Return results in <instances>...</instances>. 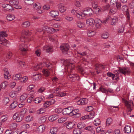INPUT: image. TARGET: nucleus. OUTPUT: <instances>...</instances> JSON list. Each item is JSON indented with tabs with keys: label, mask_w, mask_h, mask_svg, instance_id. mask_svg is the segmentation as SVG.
Segmentation results:
<instances>
[{
	"label": "nucleus",
	"mask_w": 134,
	"mask_h": 134,
	"mask_svg": "<svg viewBox=\"0 0 134 134\" xmlns=\"http://www.w3.org/2000/svg\"><path fill=\"white\" fill-rule=\"evenodd\" d=\"M26 110V109L24 108L20 112L15 113L13 116V119L17 122H20L24 118Z\"/></svg>",
	"instance_id": "nucleus-1"
},
{
	"label": "nucleus",
	"mask_w": 134,
	"mask_h": 134,
	"mask_svg": "<svg viewBox=\"0 0 134 134\" xmlns=\"http://www.w3.org/2000/svg\"><path fill=\"white\" fill-rule=\"evenodd\" d=\"M121 10L124 12V14L126 15L127 21L130 22V18L129 10L128 7L126 5H124L122 7Z\"/></svg>",
	"instance_id": "nucleus-2"
},
{
	"label": "nucleus",
	"mask_w": 134,
	"mask_h": 134,
	"mask_svg": "<svg viewBox=\"0 0 134 134\" xmlns=\"http://www.w3.org/2000/svg\"><path fill=\"white\" fill-rule=\"evenodd\" d=\"M118 72L122 74L125 75H127L131 72L130 69L128 68H119V69L117 70Z\"/></svg>",
	"instance_id": "nucleus-3"
},
{
	"label": "nucleus",
	"mask_w": 134,
	"mask_h": 134,
	"mask_svg": "<svg viewBox=\"0 0 134 134\" xmlns=\"http://www.w3.org/2000/svg\"><path fill=\"white\" fill-rule=\"evenodd\" d=\"M69 46L68 43L62 44L60 46V49L64 54L68 53V51L69 50Z\"/></svg>",
	"instance_id": "nucleus-4"
},
{
	"label": "nucleus",
	"mask_w": 134,
	"mask_h": 134,
	"mask_svg": "<svg viewBox=\"0 0 134 134\" xmlns=\"http://www.w3.org/2000/svg\"><path fill=\"white\" fill-rule=\"evenodd\" d=\"M68 77L70 78L69 80L73 82H74L76 80L78 81L80 79V77L75 74H70L68 75Z\"/></svg>",
	"instance_id": "nucleus-5"
},
{
	"label": "nucleus",
	"mask_w": 134,
	"mask_h": 134,
	"mask_svg": "<svg viewBox=\"0 0 134 134\" xmlns=\"http://www.w3.org/2000/svg\"><path fill=\"white\" fill-rule=\"evenodd\" d=\"M125 103L128 110V112L127 113V114H130V112L132 110L131 106V103L132 104V101L129 102L125 100Z\"/></svg>",
	"instance_id": "nucleus-6"
},
{
	"label": "nucleus",
	"mask_w": 134,
	"mask_h": 134,
	"mask_svg": "<svg viewBox=\"0 0 134 134\" xmlns=\"http://www.w3.org/2000/svg\"><path fill=\"white\" fill-rule=\"evenodd\" d=\"M88 99L86 98H82L79 100L76 103L78 105H84L88 103Z\"/></svg>",
	"instance_id": "nucleus-7"
},
{
	"label": "nucleus",
	"mask_w": 134,
	"mask_h": 134,
	"mask_svg": "<svg viewBox=\"0 0 134 134\" xmlns=\"http://www.w3.org/2000/svg\"><path fill=\"white\" fill-rule=\"evenodd\" d=\"M9 3L12 5L16 9L19 8V1L18 0H12L9 1Z\"/></svg>",
	"instance_id": "nucleus-8"
},
{
	"label": "nucleus",
	"mask_w": 134,
	"mask_h": 134,
	"mask_svg": "<svg viewBox=\"0 0 134 134\" xmlns=\"http://www.w3.org/2000/svg\"><path fill=\"white\" fill-rule=\"evenodd\" d=\"M19 49L23 53H24V54L26 53L27 50V47L26 45L24 44H22L19 46Z\"/></svg>",
	"instance_id": "nucleus-9"
},
{
	"label": "nucleus",
	"mask_w": 134,
	"mask_h": 134,
	"mask_svg": "<svg viewBox=\"0 0 134 134\" xmlns=\"http://www.w3.org/2000/svg\"><path fill=\"white\" fill-rule=\"evenodd\" d=\"M43 50L47 53H52L53 51V47L48 46H45L44 47Z\"/></svg>",
	"instance_id": "nucleus-10"
},
{
	"label": "nucleus",
	"mask_w": 134,
	"mask_h": 134,
	"mask_svg": "<svg viewBox=\"0 0 134 134\" xmlns=\"http://www.w3.org/2000/svg\"><path fill=\"white\" fill-rule=\"evenodd\" d=\"M71 107H68L67 108H64L62 110V113L64 115H70V114L71 113Z\"/></svg>",
	"instance_id": "nucleus-11"
},
{
	"label": "nucleus",
	"mask_w": 134,
	"mask_h": 134,
	"mask_svg": "<svg viewBox=\"0 0 134 134\" xmlns=\"http://www.w3.org/2000/svg\"><path fill=\"white\" fill-rule=\"evenodd\" d=\"M45 100L43 96H40L39 97L35 98L34 101L36 103H38L42 101H43Z\"/></svg>",
	"instance_id": "nucleus-12"
},
{
	"label": "nucleus",
	"mask_w": 134,
	"mask_h": 134,
	"mask_svg": "<svg viewBox=\"0 0 134 134\" xmlns=\"http://www.w3.org/2000/svg\"><path fill=\"white\" fill-rule=\"evenodd\" d=\"M83 12H86V15H88L90 16L91 15L93 12V11L92 9L89 8H87L84 9L83 10Z\"/></svg>",
	"instance_id": "nucleus-13"
},
{
	"label": "nucleus",
	"mask_w": 134,
	"mask_h": 134,
	"mask_svg": "<svg viewBox=\"0 0 134 134\" xmlns=\"http://www.w3.org/2000/svg\"><path fill=\"white\" fill-rule=\"evenodd\" d=\"M118 19L117 17L114 16L112 18L111 17L110 21L111 24L112 25H115L118 22Z\"/></svg>",
	"instance_id": "nucleus-14"
},
{
	"label": "nucleus",
	"mask_w": 134,
	"mask_h": 134,
	"mask_svg": "<svg viewBox=\"0 0 134 134\" xmlns=\"http://www.w3.org/2000/svg\"><path fill=\"white\" fill-rule=\"evenodd\" d=\"M45 129V126L44 125H41L38 127L36 130L37 131L40 133L44 132Z\"/></svg>",
	"instance_id": "nucleus-15"
},
{
	"label": "nucleus",
	"mask_w": 134,
	"mask_h": 134,
	"mask_svg": "<svg viewBox=\"0 0 134 134\" xmlns=\"http://www.w3.org/2000/svg\"><path fill=\"white\" fill-rule=\"evenodd\" d=\"M4 78L6 79H9L10 78V75L8 69L5 68L4 69Z\"/></svg>",
	"instance_id": "nucleus-16"
},
{
	"label": "nucleus",
	"mask_w": 134,
	"mask_h": 134,
	"mask_svg": "<svg viewBox=\"0 0 134 134\" xmlns=\"http://www.w3.org/2000/svg\"><path fill=\"white\" fill-rule=\"evenodd\" d=\"M82 129L75 126L73 132L74 134H80L82 132Z\"/></svg>",
	"instance_id": "nucleus-17"
},
{
	"label": "nucleus",
	"mask_w": 134,
	"mask_h": 134,
	"mask_svg": "<svg viewBox=\"0 0 134 134\" xmlns=\"http://www.w3.org/2000/svg\"><path fill=\"white\" fill-rule=\"evenodd\" d=\"M95 23V25L96 27L97 28H99L100 27L102 23V21L100 19H96L94 21Z\"/></svg>",
	"instance_id": "nucleus-18"
},
{
	"label": "nucleus",
	"mask_w": 134,
	"mask_h": 134,
	"mask_svg": "<svg viewBox=\"0 0 134 134\" xmlns=\"http://www.w3.org/2000/svg\"><path fill=\"white\" fill-rule=\"evenodd\" d=\"M50 15L53 18H56L58 16L59 13L57 11L52 10L50 12Z\"/></svg>",
	"instance_id": "nucleus-19"
},
{
	"label": "nucleus",
	"mask_w": 134,
	"mask_h": 134,
	"mask_svg": "<svg viewBox=\"0 0 134 134\" xmlns=\"http://www.w3.org/2000/svg\"><path fill=\"white\" fill-rule=\"evenodd\" d=\"M66 123L67 125L66 127L68 129H71L72 127L74 128L76 126V125L72 122H67Z\"/></svg>",
	"instance_id": "nucleus-20"
},
{
	"label": "nucleus",
	"mask_w": 134,
	"mask_h": 134,
	"mask_svg": "<svg viewBox=\"0 0 134 134\" xmlns=\"http://www.w3.org/2000/svg\"><path fill=\"white\" fill-rule=\"evenodd\" d=\"M2 7L7 11L9 10L12 8V7L11 5L7 4H3L2 5Z\"/></svg>",
	"instance_id": "nucleus-21"
},
{
	"label": "nucleus",
	"mask_w": 134,
	"mask_h": 134,
	"mask_svg": "<svg viewBox=\"0 0 134 134\" xmlns=\"http://www.w3.org/2000/svg\"><path fill=\"white\" fill-rule=\"evenodd\" d=\"M44 30L49 33H52V32H53L54 29L51 27H49L48 26H46L44 27Z\"/></svg>",
	"instance_id": "nucleus-22"
},
{
	"label": "nucleus",
	"mask_w": 134,
	"mask_h": 134,
	"mask_svg": "<svg viewBox=\"0 0 134 134\" xmlns=\"http://www.w3.org/2000/svg\"><path fill=\"white\" fill-rule=\"evenodd\" d=\"M31 35V33H30V34H29L28 32H27L25 31L24 33H23L21 37L20 38L21 40L23 41V40H22V38L23 39L24 38H27V36H29V35Z\"/></svg>",
	"instance_id": "nucleus-23"
},
{
	"label": "nucleus",
	"mask_w": 134,
	"mask_h": 134,
	"mask_svg": "<svg viewBox=\"0 0 134 134\" xmlns=\"http://www.w3.org/2000/svg\"><path fill=\"white\" fill-rule=\"evenodd\" d=\"M124 130L125 133H130L131 132V127L128 125H126L124 128Z\"/></svg>",
	"instance_id": "nucleus-24"
},
{
	"label": "nucleus",
	"mask_w": 134,
	"mask_h": 134,
	"mask_svg": "<svg viewBox=\"0 0 134 134\" xmlns=\"http://www.w3.org/2000/svg\"><path fill=\"white\" fill-rule=\"evenodd\" d=\"M58 5L59 10L61 12L63 13L66 10V7L64 6L62 4H59Z\"/></svg>",
	"instance_id": "nucleus-25"
},
{
	"label": "nucleus",
	"mask_w": 134,
	"mask_h": 134,
	"mask_svg": "<svg viewBox=\"0 0 134 134\" xmlns=\"http://www.w3.org/2000/svg\"><path fill=\"white\" fill-rule=\"evenodd\" d=\"M8 41L4 38H1L0 37V43L4 46L7 45V43Z\"/></svg>",
	"instance_id": "nucleus-26"
},
{
	"label": "nucleus",
	"mask_w": 134,
	"mask_h": 134,
	"mask_svg": "<svg viewBox=\"0 0 134 134\" xmlns=\"http://www.w3.org/2000/svg\"><path fill=\"white\" fill-rule=\"evenodd\" d=\"M76 126L79 128L82 129L85 127L86 126V125L83 122H80L77 124V126L76 125Z\"/></svg>",
	"instance_id": "nucleus-27"
},
{
	"label": "nucleus",
	"mask_w": 134,
	"mask_h": 134,
	"mask_svg": "<svg viewBox=\"0 0 134 134\" xmlns=\"http://www.w3.org/2000/svg\"><path fill=\"white\" fill-rule=\"evenodd\" d=\"M58 118V115H54L49 117V119L50 121H53L56 120Z\"/></svg>",
	"instance_id": "nucleus-28"
},
{
	"label": "nucleus",
	"mask_w": 134,
	"mask_h": 134,
	"mask_svg": "<svg viewBox=\"0 0 134 134\" xmlns=\"http://www.w3.org/2000/svg\"><path fill=\"white\" fill-rule=\"evenodd\" d=\"M15 18L14 15H13L8 14L7 16V19L9 21H11Z\"/></svg>",
	"instance_id": "nucleus-29"
},
{
	"label": "nucleus",
	"mask_w": 134,
	"mask_h": 134,
	"mask_svg": "<svg viewBox=\"0 0 134 134\" xmlns=\"http://www.w3.org/2000/svg\"><path fill=\"white\" fill-rule=\"evenodd\" d=\"M94 20L91 18L86 20V23L88 25L92 26L93 25Z\"/></svg>",
	"instance_id": "nucleus-30"
},
{
	"label": "nucleus",
	"mask_w": 134,
	"mask_h": 134,
	"mask_svg": "<svg viewBox=\"0 0 134 134\" xmlns=\"http://www.w3.org/2000/svg\"><path fill=\"white\" fill-rule=\"evenodd\" d=\"M79 111V110L78 109H75L74 110L71 109V113L70 114V116H75L76 113H77V112H78Z\"/></svg>",
	"instance_id": "nucleus-31"
},
{
	"label": "nucleus",
	"mask_w": 134,
	"mask_h": 134,
	"mask_svg": "<svg viewBox=\"0 0 134 134\" xmlns=\"http://www.w3.org/2000/svg\"><path fill=\"white\" fill-rule=\"evenodd\" d=\"M96 34V32L94 31L89 30L88 31L87 35L89 37H91L94 36Z\"/></svg>",
	"instance_id": "nucleus-32"
},
{
	"label": "nucleus",
	"mask_w": 134,
	"mask_h": 134,
	"mask_svg": "<svg viewBox=\"0 0 134 134\" xmlns=\"http://www.w3.org/2000/svg\"><path fill=\"white\" fill-rule=\"evenodd\" d=\"M73 65V64L72 63H71L70 62L68 61L67 64L66 66H68V70H70V71L71 72V70H72V68H73L74 67L72 68V66Z\"/></svg>",
	"instance_id": "nucleus-33"
},
{
	"label": "nucleus",
	"mask_w": 134,
	"mask_h": 134,
	"mask_svg": "<svg viewBox=\"0 0 134 134\" xmlns=\"http://www.w3.org/2000/svg\"><path fill=\"white\" fill-rule=\"evenodd\" d=\"M8 83L7 81H4L2 83L1 85V88L3 89H5L8 85Z\"/></svg>",
	"instance_id": "nucleus-34"
},
{
	"label": "nucleus",
	"mask_w": 134,
	"mask_h": 134,
	"mask_svg": "<svg viewBox=\"0 0 134 134\" xmlns=\"http://www.w3.org/2000/svg\"><path fill=\"white\" fill-rule=\"evenodd\" d=\"M18 105L17 102L16 101L13 102L10 105V108L12 109H13Z\"/></svg>",
	"instance_id": "nucleus-35"
},
{
	"label": "nucleus",
	"mask_w": 134,
	"mask_h": 134,
	"mask_svg": "<svg viewBox=\"0 0 134 134\" xmlns=\"http://www.w3.org/2000/svg\"><path fill=\"white\" fill-rule=\"evenodd\" d=\"M21 77V75L20 74H18L14 75L13 76V79L16 80H20Z\"/></svg>",
	"instance_id": "nucleus-36"
},
{
	"label": "nucleus",
	"mask_w": 134,
	"mask_h": 134,
	"mask_svg": "<svg viewBox=\"0 0 134 134\" xmlns=\"http://www.w3.org/2000/svg\"><path fill=\"white\" fill-rule=\"evenodd\" d=\"M27 97V95L26 94H23L20 97V100L21 102H23L25 100Z\"/></svg>",
	"instance_id": "nucleus-37"
},
{
	"label": "nucleus",
	"mask_w": 134,
	"mask_h": 134,
	"mask_svg": "<svg viewBox=\"0 0 134 134\" xmlns=\"http://www.w3.org/2000/svg\"><path fill=\"white\" fill-rule=\"evenodd\" d=\"M67 119L66 117H62L58 119V122L60 123H62L66 121Z\"/></svg>",
	"instance_id": "nucleus-38"
},
{
	"label": "nucleus",
	"mask_w": 134,
	"mask_h": 134,
	"mask_svg": "<svg viewBox=\"0 0 134 134\" xmlns=\"http://www.w3.org/2000/svg\"><path fill=\"white\" fill-rule=\"evenodd\" d=\"M76 16L80 19H82L85 16L84 14L82 12L77 13Z\"/></svg>",
	"instance_id": "nucleus-39"
},
{
	"label": "nucleus",
	"mask_w": 134,
	"mask_h": 134,
	"mask_svg": "<svg viewBox=\"0 0 134 134\" xmlns=\"http://www.w3.org/2000/svg\"><path fill=\"white\" fill-rule=\"evenodd\" d=\"M57 129L56 127H52L50 130V132L52 134H55L57 133Z\"/></svg>",
	"instance_id": "nucleus-40"
},
{
	"label": "nucleus",
	"mask_w": 134,
	"mask_h": 134,
	"mask_svg": "<svg viewBox=\"0 0 134 134\" xmlns=\"http://www.w3.org/2000/svg\"><path fill=\"white\" fill-rule=\"evenodd\" d=\"M17 126V123L13 122L10 124L9 127L11 129H14L16 128Z\"/></svg>",
	"instance_id": "nucleus-41"
},
{
	"label": "nucleus",
	"mask_w": 134,
	"mask_h": 134,
	"mask_svg": "<svg viewBox=\"0 0 134 134\" xmlns=\"http://www.w3.org/2000/svg\"><path fill=\"white\" fill-rule=\"evenodd\" d=\"M94 125L96 126H97L100 124V119L97 118L95 119L94 122Z\"/></svg>",
	"instance_id": "nucleus-42"
},
{
	"label": "nucleus",
	"mask_w": 134,
	"mask_h": 134,
	"mask_svg": "<svg viewBox=\"0 0 134 134\" xmlns=\"http://www.w3.org/2000/svg\"><path fill=\"white\" fill-rule=\"evenodd\" d=\"M22 26L24 27H27L30 25V23L28 21H25L22 23Z\"/></svg>",
	"instance_id": "nucleus-43"
},
{
	"label": "nucleus",
	"mask_w": 134,
	"mask_h": 134,
	"mask_svg": "<svg viewBox=\"0 0 134 134\" xmlns=\"http://www.w3.org/2000/svg\"><path fill=\"white\" fill-rule=\"evenodd\" d=\"M0 35L2 38L7 37L8 35L6 33V31H2L0 32Z\"/></svg>",
	"instance_id": "nucleus-44"
},
{
	"label": "nucleus",
	"mask_w": 134,
	"mask_h": 134,
	"mask_svg": "<svg viewBox=\"0 0 134 134\" xmlns=\"http://www.w3.org/2000/svg\"><path fill=\"white\" fill-rule=\"evenodd\" d=\"M27 77L26 76H25L23 77H21L19 80L22 83H25L27 80Z\"/></svg>",
	"instance_id": "nucleus-45"
},
{
	"label": "nucleus",
	"mask_w": 134,
	"mask_h": 134,
	"mask_svg": "<svg viewBox=\"0 0 134 134\" xmlns=\"http://www.w3.org/2000/svg\"><path fill=\"white\" fill-rule=\"evenodd\" d=\"M112 121V119L110 118H108L107 119L106 122V125L109 126L110 124Z\"/></svg>",
	"instance_id": "nucleus-46"
},
{
	"label": "nucleus",
	"mask_w": 134,
	"mask_h": 134,
	"mask_svg": "<svg viewBox=\"0 0 134 134\" xmlns=\"http://www.w3.org/2000/svg\"><path fill=\"white\" fill-rule=\"evenodd\" d=\"M33 117L32 116L28 115L25 118V120L27 122H29L32 121L33 120Z\"/></svg>",
	"instance_id": "nucleus-47"
},
{
	"label": "nucleus",
	"mask_w": 134,
	"mask_h": 134,
	"mask_svg": "<svg viewBox=\"0 0 134 134\" xmlns=\"http://www.w3.org/2000/svg\"><path fill=\"white\" fill-rule=\"evenodd\" d=\"M95 113L94 111H91L90 113L88 116L89 117V119H91L94 117Z\"/></svg>",
	"instance_id": "nucleus-48"
},
{
	"label": "nucleus",
	"mask_w": 134,
	"mask_h": 134,
	"mask_svg": "<svg viewBox=\"0 0 134 134\" xmlns=\"http://www.w3.org/2000/svg\"><path fill=\"white\" fill-rule=\"evenodd\" d=\"M77 26L79 28H83L84 27V24L82 23L79 21L77 22Z\"/></svg>",
	"instance_id": "nucleus-49"
},
{
	"label": "nucleus",
	"mask_w": 134,
	"mask_h": 134,
	"mask_svg": "<svg viewBox=\"0 0 134 134\" xmlns=\"http://www.w3.org/2000/svg\"><path fill=\"white\" fill-rule=\"evenodd\" d=\"M109 36V34L107 32L103 34L102 35V37L104 39H106L108 38Z\"/></svg>",
	"instance_id": "nucleus-50"
},
{
	"label": "nucleus",
	"mask_w": 134,
	"mask_h": 134,
	"mask_svg": "<svg viewBox=\"0 0 134 134\" xmlns=\"http://www.w3.org/2000/svg\"><path fill=\"white\" fill-rule=\"evenodd\" d=\"M107 75L109 77H111L112 78V79L113 80H114V78L115 75L112 73L111 72H108L107 74Z\"/></svg>",
	"instance_id": "nucleus-51"
},
{
	"label": "nucleus",
	"mask_w": 134,
	"mask_h": 134,
	"mask_svg": "<svg viewBox=\"0 0 134 134\" xmlns=\"http://www.w3.org/2000/svg\"><path fill=\"white\" fill-rule=\"evenodd\" d=\"M9 102V100L8 98H5L3 100V104L5 105L7 104Z\"/></svg>",
	"instance_id": "nucleus-52"
},
{
	"label": "nucleus",
	"mask_w": 134,
	"mask_h": 134,
	"mask_svg": "<svg viewBox=\"0 0 134 134\" xmlns=\"http://www.w3.org/2000/svg\"><path fill=\"white\" fill-rule=\"evenodd\" d=\"M99 89H100V91L103 93H107L108 92V91L107 90H106L104 88L102 87H101L99 88Z\"/></svg>",
	"instance_id": "nucleus-53"
},
{
	"label": "nucleus",
	"mask_w": 134,
	"mask_h": 134,
	"mask_svg": "<svg viewBox=\"0 0 134 134\" xmlns=\"http://www.w3.org/2000/svg\"><path fill=\"white\" fill-rule=\"evenodd\" d=\"M42 66L41 64H37L35 66L34 69L35 70H37L38 69L41 68Z\"/></svg>",
	"instance_id": "nucleus-54"
},
{
	"label": "nucleus",
	"mask_w": 134,
	"mask_h": 134,
	"mask_svg": "<svg viewBox=\"0 0 134 134\" xmlns=\"http://www.w3.org/2000/svg\"><path fill=\"white\" fill-rule=\"evenodd\" d=\"M40 76V75L38 74H35L32 76L33 78L35 80L38 79Z\"/></svg>",
	"instance_id": "nucleus-55"
},
{
	"label": "nucleus",
	"mask_w": 134,
	"mask_h": 134,
	"mask_svg": "<svg viewBox=\"0 0 134 134\" xmlns=\"http://www.w3.org/2000/svg\"><path fill=\"white\" fill-rule=\"evenodd\" d=\"M41 52V50L38 49L35 51V53L37 56H39L40 55Z\"/></svg>",
	"instance_id": "nucleus-56"
},
{
	"label": "nucleus",
	"mask_w": 134,
	"mask_h": 134,
	"mask_svg": "<svg viewBox=\"0 0 134 134\" xmlns=\"http://www.w3.org/2000/svg\"><path fill=\"white\" fill-rule=\"evenodd\" d=\"M34 0H24L26 3L29 4H33L34 3Z\"/></svg>",
	"instance_id": "nucleus-57"
},
{
	"label": "nucleus",
	"mask_w": 134,
	"mask_h": 134,
	"mask_svg": "<svg viewBox=\"0 0 134 134\" xmlns=\"http://www.w3.org/2000/svg\"><path fill=\"white\" fill-rule=\"evenodd\" d=\"M46 116H43L40 118V121L41 123H43L46 121Z\"/></svg>",
	"instance_id": "nucleus-58"
},
{
	"label": "nucleus",
	"mask_w": 134,
	"mask_h": 134,
	"mask_svg": "<svg viewBox=\"0 0 134 134\" xmlns=\"http://www.w3.org/2000/svg\"><path fill=\"white\" fill-rule=\"evenodd\" d=\"M7 119V118L5 116V115L2 116L0 118L1 121L3 122H4Z\"/></svg>",
	"instance_id": "nucleus-59"
},
{
	"label": "nucleus",
	"mask_w": 134,
	"mask_h": 134,
	"mask_svg": "<svg viewBox=\"0 0 134 134\" xmlns=\"http://www.w3.org/2000/svg\"><path fill=\"white\" fill-rule=\"evenodd\" d=\"M50 105L48 101L45 102L43 104V107L45 108H47L49 107Z\"/></svg>",
	"instance_id": "nucleus-60"
},
{
	"label": "nucleus",
	"mask_w": 134,
	"mask_h": 134,
	"mask_svg": "<svg viewBox=\"0 0 134 134\" xmlns=\"http://www.w3.org/2000/svg\"><path fill=\"white\" fill-rule=\"evenodd\" d=\"M44 111L43 109L41 108L39 110H37V114H40L43 113L44 112Z\"/></svg>",
	"instance_id": "nucleus-61"
},
{
	"label": "nucleus",
	"mask_w": 134,
	"mask_h": 134,
	"mask_svg": "<svg viewBox=\"0 0 134 134\" xmlns=\"http://www.w3.org/2000/svg\"><path fill=\"white\" fill-rule=\"evenodd\" d=\"M44 75L46 77H48L49 75V72L47 70H44L43 71Z\"/></svg>",
	"instance_id": "nucleus-62"
},
{
	"label": "nucleus",
	"mask_w": 134,
	"mask_h": 134,
	"mask_svg": "<svg viewBox=\"0 0 134 134\" xmlns=\"http://www.w3.org/2000/svg\"><path fill=\"white\" fill-rule=\"evenodd\" d=\"M116 8L118 9H120L121 7V3L120 2H118L116 4Z\"/></svg>",
	"instance_id": "nucleus-63"
},
{
	"label": "nucleus",
	"mask_w": 134,
	"mask_h": 134,
	"mask_svg": "<svg viewBox=\"0 0 134 134\" xmlns=\"http://www.w3.org/2000/svg\"><path fill=\"white\" fill-rule=\"evenodd\" d=\"M124 27L122 26L119 29L118 32L119 33H122L124 32Z\"/></svg>",
	"instance_id": "nucleus-64"
}]
</instances>
